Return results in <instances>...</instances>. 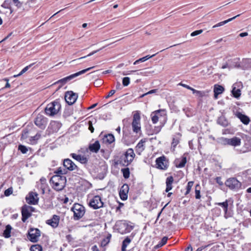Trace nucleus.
Returning a JSON list of instances; mask_svg holds the SVG:
<instances>
[{
  "label": "nucleus",
  "instance_id": "obj_1",
  "mask_svg": "<svg viewBox=\"0 0 251 251\" xmlns=\"http://www.w3.org/2000/svg\"><path fill=\"white\" fill-rule=\"evenodd\" d=\"M52 188L56 191L62 190L65 187L66 178L64 176L53 175L50 179Z\"/></svg>",
  "mask_w": 251,
  "mask_h": 251
},
{
  "label": "nucleus",
  "instance_id": "obj_2",
  "mask_svg": "<svg viewBox=\"0 0 251 251\" xmlns=\"http://www.w3.org/2000/svg\"><path fill=\"white\" fill-rule=\"evenodd\" d=\"M61 106L59 101L56 100L49 103L45 109V112L48 116L52 117L56 115L60 110Z\"/></svg>",
  "mask_w": 251,
  "mask_h": 251
},
{
  "label": "nucleus",
  "instance_id": "obj_3",
  "mask_svg": "<svg viewBox=\"0 0 251 251\" xmlns=\"http://www.w3.org/2000/svg\"><path fill=\"white\" fill-rule=\"evenodd\" d=\"M135 154L132 149L129 148L120 157V163L124 166L127 167L133 161Z\"/></svg>",
  "mask_w": 251,
  "mask_h": 251
},
{
  "label": "nucleus",
  "instance_id": "obj_4",
  "mask_svg": "<svg viewBox=\"0 0 251 251\" xmlns=\"http://www.w3.org/2000/svg\"><path fill=\"white\" fill-rule=\"evenodd\" d=\"M87 201L88 205L94 209H98L103 206L104 203L99 195H89Z\"/></svg>",
  "mask_w": 251,
  "mask_h": 251
},
{
  "label": "nucleus",
  "instance_id": "obj_5",
  "mask_svg": "<svg viewBox=\"0 0 251 251\" xmlns=\"http://www.w3.org/2000/svg\"><path fill=\"white\" fill-rule=\"evenodd\" d=\"M131 127L133 133L140 135L142 134L141 117L139 111H136L133 115Z\"/></svg>",
  "mask_w": 251,
  "mask_h": 251
},
{
  "label": "nucleus",
  "instance_id": "obj_6",
  "mask_svg": "<svg viewBox=\"0 0 251 251\" xmlns=\"http://www.w3.org/2000/svg\"><path fill=\"white\" fill-rule=\"evenodd\" d=\"M115 226L118 232L122 234L130 232L134 227L126 220L118 221Z\"/></svg>",
  "mask_w": 251,
  "mask_h": 251
},
{
  "label": "nucleus",
  "instance_id": "obj_7",
  "mask_svg": "<svg viewBox=\"0 0 251 251\" xmlns=\"http://www.w3.org/2000/svg\"><path fill=\"white\" fill-rule=\"evenodd\" d=\"M74 213L73 218L75 220H79L84 215L86 209L85 207L78 203H75L71 208Z\"/></svg>",
  "mask_w": 251,
  "mask_h": 251
},
{
  "label": "nucleus",
  "instance_id": "obj_8",
  "mask_svg": "<svg viewBox=\"0 0 251 251\" xmlns=\"http://www.w3.org/2000/svg\"><path fill=\"white\" fill-rule=\"evenodd\" d=\"M225 185L229 189L237 191L241 189L242 183L236 177H230L225 182Z\"/></svg>",
  "mask_w": 251,
  "mask_h": 251
},
{
  "label": "nucleus",
  "instance_id": "obj_9",
  "mask_svg": "<svg viewBox=\"0 0 251 251\" xmlns=\"http://www.w3.org/2000/svg\"><path fill=\"white\" fill-rule=\"evenodd\" d=\"M169 166V161L167 158L163 155L155 160V167L161 170H166Z\"/></svg>",
  "mask_w": 251,
  "mask_h": 251
},
{
  "label": "nucleus",
  "instance_id": "obj_10",
  "mask_svg": "<svg viewBox=\"0 0 251 251\" xmlns=\"http://www.w3.org/2000/svg\"><path fill=\"white\" fill-rule=\"evenodd\" d=\"M34 208L32 206L24 205L21 210L22 221L25 222L31 216V213L34 211Z\"/></svg>",
  "mask_w": 251,
  "mask_h": 251
},
{
  "label": "nucleus",
  "instance_id": "obj_11",
  "mask_svg": "<svg viewBox=\"0 0 251 251\" xmlns=\"http://www.w3.org/2000/svg\"><path fill=\"white\" fill-rule=\"evenodd\" d=\"M41 235V231L38 228H30L28 231V238L32 242H37Z\"/></svg>",
  "mask_w": 251,
  "mask_h": 251
},
{
  "label": "nucleus",
  "instance_id": "obj_12",
  "mask_svg": "<svg viewBox=\"0 0 251 251\" xmlns=\"http://www.w3.org/2000/svg\"><path fill=\"white\" fill-rule=\"evenodd\" d=\"M34 122L36 126L42 129H44L47 126L48 119L44 115L38 114Z\"/></svg>",
  "mask_w": 251,
  "mask_h": 251
},
{
  "label": "nucleus",
  "instance_id": "obj_13",
  "mask_svg": "<svg viewBox=\"0 0 251 251\" xmlns=\"http://www.w3.org/2000/svg\"><path fill=\"white\" fill-rule=\"evenodd\" d=\"M95 67L93 66V67H90V68H88L86 69H84L83 70H81L78 72H77L76 73H75L74 74H72L69 76H68L67 77H65L63 78H62L60 80H59L58 81H57V83H62L63 84H65L67 81L73 79L74 78L79 75H81L83 74H84L85 73L87 72V71L90 70L91 69L94 68Z\"/></svg>",
  "mask_w": 251,
  "mask_h": 251
},
{
  "label": "nucleus",
  "instance_id": "obj_14",
  "mask_svg": "<svg viewBox=\"0 0 251 251\" xmlns=\"http://www.w3.org/2000/svg\"><path fill=\"white\" fill-rule=\"evenodd\" d=\"M63 166L68 170L70 171H76L77 174L79 173L78 171H81L77 165L70 159H65L63 161Z\"/></svg>",
  "mask_w": 251,
  "mask_h": 251
},
{
  "label": "nucleus",
  "instance_id": "obj_15",
  "mask_svg": "<svg viewBox=\"0 0 251 251\" xmlns=\"http://www.w3.org/2000/svg\"><path fill=\"white\" fill-rule=\"evenodd\" d=\"M77 97V94L71 91L66 92L65 95V100L69 105L74 104L76 100Z\"/></svg>",
  "mask_w": 251,
  "mask_h": 251
},
{
  "label": "nucleus",
  "instance_id": "obj_16",
  "mask_svg": "<svg viewBox=\"0 0 251 251\" xmlns=\"http://www.w3.org/2000/svg\"><path fill=\"white\" fill-rule=\"evenodd\" d=\"M38 196L37 193L30 192L25 198L26 201L28 204L35 205L37 204L39 201Z\"/></svg>",
  "mask_w": 251,
  "mask_h": 251
},
{
  "label": "nucleus",
  "instance_id": "obj_17",
  "mask_svg": "<svg viewBox=\"0 0 251 251\" xmlns=\"http://www.w3.org/2000/svg\"><path fill=\"white\" fill-rule=\"evenodd\" d=\"M129 189L128 184L125 183L122 185L119 191V196L122 200L125 201L127 199Z\"/></svg>",
  "mask_w": 251,
  "mask_h": 251
},
{
  "label": "nucleus",
  "instance_id": "obj_18",
  "mask_svg": "<svg viewBox=\"0 0 251 251\" xmlns=\"http://www.w3.org/2000/svg\"><path fill=\"white\" fill-rule=\"evenodd\" d=\"M224 141L226 144L234 147L239 146L241 144V139L235 136L230 139L225 138Z\"/></svg>",
  "mask_w": 251,
  "mask_h": 251
},
{
  "label": "nucleus",
  "instance_id": "obj_19",
  "mask_svg": "<svg viewBox=\"0 0 251 251\" xmlns=\"http://www.w3.org/2000/svg\"><path fill=\"white\" fill-rule=\"evenodd\" d=\"M70 156L82 164H87L89 160V158L85 155L77 154L75 153H71Z\"/></svg>",
  "mask_w": 251,
  "mask_h": 251
},
{
  "label": "nucleus",
  "instance_id": "obj_20",
  "mask_svg": "<svg viewBox=\"0 0 251 251\" xmlns=\"http://www.w3.org/2000/svg\"><path fill=\"white\" fill-rule=\"evenodd\" d=\"M59 221L60 217L56 215H53L51 219L46 221V223L52 228H56L58 226Z\"/></svg>",
  "mask_w": 251,
  "mask_h": 251
},
{
  "label": "nucleus",
  "instance_id": "obj_21",
  "mask_svg": "<svg viewBox=\"0 0 251 251\" xmlns=\"http://www.w3.org/2000/svg\"><path fill=\"white\" fill-rule=\"evenodd\" d=\"M186 162L187 157L185 154H184L180 158L176 159L174 161L175 166L178 168L184 167Z\"/></svg>",
  "mask_w": 251,
  "mask_h": 251
},
{
  "label": "nucleus",
  "instance_id": "obj_22",
  "mask_svg": "<svg viewBox=\"0 0 251 251\" xmlns=\"http://www.w3.org/2000/svg\"><path fill=\"white\" fill-rule=\"evenodd\" d=\"M147 142V139L144 138L142 139L137 144L135 147V151L136 153L140 155L141 153L145 150V143Z\"/></svg>",
  "mask_w": 251,
  "mask_h": 251
},
{
  "label": "nucleus",
  "instance_id": "obj_23",
  "mask_svg": "<svg viewBox=\"0 0 251 251\" xmlns=\"http://www.w3.org/2000/svg\"><path fill=\"white\" fill-rule=\"evenodd\" d=\"M181 134L178 132L176 133L173 137L172 142L171 143V147L173 151L175 150L176 146L179 143Z\"/></svg>",
  "mask_w": 251,
  "mask_h": 251
},
{
  "label": "nucleus",
  "instance_id": "obj_24",
  "mask_svg": "<svg viewBox=\"0 0 251 251\" xmlns=\"http://www.w3.org/2000/svg\"><path fill=\"white\" fill-rule=\"evenodd\" d=\"M236 116L238 119H239L241 121V122L244 125H248L249 124L250 122V118L248 116H247L245 114H243L240 112H238L236 113Z\"/></svg>",
  "mask_w": 251,
  "mask_h": 251
},
{
  "label": "nucleus",
  "instance_id": "obj_25",
  "mask_svg": "<svg viewBox=\"0 0 251 251\" xmlns=\"http://www.w3.org/2000/svg\"><path fill=\"white\" fill-rule=\"evenodd\" d=\"M100 145L99 141H96L93 144H90L88 147V149L91 152L97 153L100 150Z\"/></svg>",
  "mask_w": 251,
  "mask_h": 251
},
{
  "label": "nucleus",
  "instance_id": "obj_26",
  "mask_svg": "<svg viewBox=\"0 0 251 251\" xmlns=\"http://www.w3.org/2000/svg\"><path fill=\"white\" fill-rule=\"evenodd\" d=\"M224 88L220 85L215 84L214 86V96L215 99H217L219 95L221 94L224 91Z\"/></svg>",
  "mask_w": 251,
  "mask_h": 251
},
{
  "label": "nucleus",
  "instance_id": "obj_27",
  "mask_svg": "<svg viewBox=\"0 0 251 251\" xmlns=\"http://www.w3.org/2000/svg\"><path fill=\"white\" fill-rule=\"evenodd\" d=\"M174 181V179L173 176H171L167 177L166 179V188L165 190L166 192H169L172 189Z\"/></svg>",
  "mask_w": 251,
  "mask_h": 251
},
{
  "label": "nucleus",
  "instance_id": "obj_28",
  "mask_svg": "<svg viewBox=\"0 0 251 251\" xmlns=\"http://www.w3.org/2000/svg\"><path fill=\"white\" fill-rule=\"evenodd\" d=\"M61 124L57 121H51L50 124L49 128H50L53 132H57L61 127Z\"/></svg>",
  "mask_w": 251,
  "mask_h": 251
},
{
  "label": "nucleus",
  "instance_id": "obj_29",
  "mask_svg": "<svg viewBox=\"0 0 251 251\" xmlns=\"http://www.w3.org/2000/svg\"><path fill=\"white\" fill-rule=\"evenodd\" d=\"M103 142L110 144L115 141L114 136L111 133L105 134L103 138Z\"/></svg>",
  "mask_w": 251,
  "mask_h": 251
},
{
  "label": "nucleus",
  "instance_id": "obj_30",
  "mask_svg": "<svg viewBox=\"0 0 251 251\" xmlns=\"http://www.w3.org/2000/svg\"><path fill=\"white\" fill-rule=\"evenodd\" d=\"M13 3L17 7V8L22 9L23 11H27L29 9V7L27 6L26 3H23V2H21L19 0H18L17 2H15Z\"/></svg>",
  "mask_w": 251,
  "mask_h": 251
},
{
  "label": "nucleus",
  "instance_id": "obj_31",
  "mask_svg": "<svg viewBox=\"0 0 251 251\" xmlns=\"http://www.w3.org/2000/svg\"><path fill=\"white\" fill-rule=\"evenodd\" d=\"M1 7L9 10V14H11L13 12V9L11 5V1L9 0H5L1 4Z\"/></svg>",
  "mask_w": 251,
  "mask_h": 251
},
{
  "label": "nucleus",
  "instance_id": "obj_32",
  "mask_svg": "<svg viewBox=\"0 0 251 251\" xmlns=\"http://www.w3.org/2000/svg\"><path fill=\"white\" fill-rule=\"evenodd\" d=\"M162 111H163V110L159 109V110L155 111L154 112H153L151 113V121H152L153 124H156L158 122L159 117L157 114L159 113Z\"/></svg>",
  "mask_w": 251,
  "mask_h": 251
},
{
  "label": "nucleus",
  "instance_id": "obj_33",
  "mask_svg": "<svg viewBox=\"0 0 251 251\" xmlns=\"http://www.w3.org/2000/svg\"><path fill=\"white\" fill-rule=\"evenodd\" d=\"M217 123L223 127H226L229 124L228 121L224 117H219L217 120Z\"/></svg>",
  "mask_w": 251,
  "mask_h": 251
},
{
  "label": "nucleus",
  "instance_id": "obj_34",
  "mask_svg": "<svg viewBox=\"0 0 251 251\" xmlns=\"http://www.w3.org/2000/svg\"><path fill=\"white\" fill-rule=\"evenodd\" d=\"M240 15V14H238L232 18H229L226 20H225L224 21H222V22H221L216 25H214L213 26V28H216L217 27H219V26H222L223 25H224L225 24L232 21L233 20L235 19L236 17H239V16Z\"/></svg>",
  "mask_w": 251,
  "mask_h": 251
},
{
  "label": "nucleus",
  "instance_id": "obj_35",
  "mask_svg": "<svg viewBox=\"0 0 251 251\" xmlns=\"http://www.w3.org/2000/svg\"><path fill=\"white\" fill-rule=\"evenodd\" d=\"M201 186L200 184H197L195 187V198L200 200L201 198Z\"/></svg>",
  "mask_w": 251,
  "mask_h": 251
},
{
  "label": "nucleus",
  "instance_id": "obj_36",
  "mask_svg": "<svg viewBox=\"0 0 251 251\" xmlns=\"http://www.w3.org/2000/svg\"><path fill=\"white\" fill-rule=\"evenodd\" d=\"M11 229L12 227L10 225H8L6 226L5 229L3 233V235L5 238H8L10 237Z\"/></svg>",
  "mask_w": 251,
  "mask_h": 251
},
{
  "label": "nucleus",
  "instance_id": "obj_37",
  "mask_svg": "<svg viewBox=\"0 0 251 251\" xmlns=\"http://www.w3.org/2000/svg\"><path fill=\"white\" fill-rule=\"evenodd\" d=\"M131 240L129 237H126L122 242V251H126V247L131 242Z\"/></svg>",
  "mask_w": 251,
  "mask_h": 251
},
{
  "label": "nucleus",
  "instance_id": "obj_38",
  "mask_svg": "<svg viewBox=\"0 0 251 251\" xmlns=\"http://www.w3.org/2000/svg\"><path fill=\"white\" fill-rule=\"evenodd\" d=\"M194 183V182L193 181H190L187 183V184L186 186V191L184 193V195L185 196L188 195L190 193Z\"/></svg>",
  "mask_w": 251,
  "mask_h": 251
},
{
  "label": "nucleus",
  "instance_id": "obj_39",
  "mask_svg": "<svg viewBox=\"0 0 251 251\" xmlns=\"http://www.w3.org/2000/svg\"><path fill=\"white\" fill-rule=\"evenodd\" d=\"M121 172L123 173V177L125 179H127L130 176V171L129 169L127 167L122 168L121 169Z\"/></svg>",
  "mask_w": 251,
  "mask_h": 251
},
{
  "label": "nucleus",
  "instance_id": "obj_40",
  "mask_svg": "<svg viewBox=\"0 0 251 251\" xmlns=\"http://www.w3.org/2000/svg\"><path fill=\"white\" fill-rule=\"evenodd\" d=\"M156 54H153L151 56L150 55H147L146 56H144L142 58H141L137 60H136L134 63H133V64L134 65H136L138 63H139V62H144L147 60H148L149 59L151 58L152 57L154 56Z\"/></svg>",
  "mask_w": 251,
  "mask_h": 251
},
{
  "label": "nucleus",
  "instance_id": "obj_41",
  "mask_svg": "<svg viewBox=\"0 0 251 251\" xmlns=\"http://www.w3.org/2000/svg\"><path fill=\"white\" fill-rule=\"evenodd\" d=\"M232 94L234 98H239L241 95V90L234 87L232 89Z\"/></svg>",
  "mask_w": 251,
  "mask_h": 251
},
{
  "label": "nucleus",
  "instance_id": "obj_42",
  "mask_svg": "<svg viewBox=\"0 0 251 251\" xmlns=\"http://www.w3.org/2000/svg\"><path fill=\"white\" fill-rule=\"evenodd\" d=\"M168 239V237L166 236L163 237L162 238L161 240L155 247V248L157 249V248H160V247H162L163 246L165 245L167 242Z\"/></svg>",
  "mask_w": 251,
  "mask_h": 251
},
{
  "label": "nucleus",
  "instance_id": "obj_43",
  "mask_svg": "<svg viewBox=\"0 0 251 251\" xmlns=\"http://www.w3.org/2000/svg\"><path fill=\"white\" fill-rule=\"evenodd\" d=\"M111 235L107 236L102 240L100 242V247H104L106 246L110 242Z\"/></svg>",
  "mask_w": 251,
  "mask_h": 251
},
{
  "label": "nucleus",
  "instance_id": "obj_44",
  "mask_svg": "<svg viewBox=\"0 0 251 251\" xmlns=\"http://www.w3.org/2000/svg\"><path fill=\"white\" fill-rule=\"evenodd\" d=\"M216 204L219 206H221L223 208L225 213L227 212L228 209V202L227 200L224 202H218Z\"/></svg>",
  "mask_w": 251,
  "mask_h": 251
},
{
  "label": "nucleus",
  "instance_id": "obj_45",
  "mask_svg": "<svg viewBox=\"0 0 251 251\" xmlns=\"http://www.w3.org/2000/svg\"><path fill=\"white\" fill-rule=\"evenodd\" d=\"M31 251H42V247L39 244L32 245L30 249Z\"/></svg>",
  "mask_w": 251,
  "mask_h": 251
},
{
  "label": "nucleus",
  "instance_id": "obj_46",
  "mask_svg": "<svg viewBox=\"0 0 251 251\" xmlns=\"http://www.w3.org/2000/svg\"><path fill=\"white\" fill-rule=\"evenodd\" d=\"M40 181L41 184V188L42 189L43 193H44L45 187L47 185L46 179L42 177L40 179Z\"/></svg>",
  "mask_w": 251,
  "mask_h": 251
},
{
  "label": "nucleus",
  "instance_id": "obj_47",
  "mask_svg": "<svg viewBox=\"0 0 251 251\" xmlns=\"http://www.w3.org/2000/svg\"><path fill=\"white\" fill-rule=\"evenodd\" d=\"M67 171L65 169H63L61 167H59L57 169V170L54 172V173L56 174L55 175H60L66 174Z\"/></svg>",
  "mask_w": 251,
  "mask_h": 251
},
{
  "label": "nucleus",
  "instance_id": "obj_48",
  "mask_svg": "<svg viewBox=\"0 0 251 251\" xmlns=\"http://www.w3.org/2000/svg\"><path fill=\"white\" fill-rule=\"evenodd\" d=\"M41 134L39 133H37L35 136L30 137V141L31 142L34 143L35 141L36 142L41 138Z\"/></svg>",
  "mask_w": 251,
  "mask_h": 251
},
{
  "label": "nucleus",
  "instance_id": "obj_49",
  "mask_svg": "<svg viewBox=\"0 0 251 251\" xmlns=\"http://www.w3.org/2000/svg\"><path fill=\"white\" fill-rule=\"evenodd\" d=\"M18 150L23 154L26 153L28 151V149L26 147L23 145H19Z\"/></svg>",
  "mask_w": 251,
  "mask_h": 251
},
{
  "label": "nucleus",
  "instance_id": "obj_50",
  "mask_svg": "<svg viewBox=\"0 0 251 251\" xmlns=\"http://www.w3.org/2000/svg\"><path fill=\"white\" fill-rule=\"evenodd\" d=\"M247 181L249 185H251V169H249L246 172Z\"/></svg>",
  "mask_w": 251,
  "mask_h": 251
},
{
  "label": "nucleus",
  "instance_id": "obj_51",
  "mask_svg": "<svg viewBox=\"0 0 251 251\" xmlns=\"http://www.w3.org/2000/svg\"><path fill=\"white\" fill-rule=\"evenodd\" d=\"M123 85L124 86H128L130 83V78L129 77H125L123 78Z\"/></svg>",
  "mask_w": 251,
  "mask_h": 251
},
{
  "label": "nucleus",
  "instance_id": "obj_52",
  "mask_svg": "<svg viewBox=\"0 0 251 251\" xmlns=\"http://www.w3.org/2000/svg\"><path fill=\"white\" fill-rule=\"evenodd\" d=\"M35 63H33L25 67L23 70L21 71V72L19 73V75H22L23 74L25 73L29 68H30L31 66H32L34 64H35Z\"/></svg>",
  "mask_w": 251,
  "mask_h": 251
},
{
  "label": "nucleus",
  "instance_id": "obj_53",
  "mask_svg": "<svg viewBox=\"0 0 251 251\" xmlns=\"http://www.w3.org/2000/svg\"><path fill=\"white\" fill-rule=\"evenodd\" d=\"M13 193V188L12 187L8 188L7 189L5 190L4 194V195L6 197L9 196L10 195H11Z\"/></svg>",
  "mask_w": 251,
  "mask_h": 251
},
{
  "label": "nucleus",
  "instance_id": "obj_54",
  "mask_svg": "<svg viewBox=\"0 0 251 251\" xmlns=\"http://www.w3.org/2000/svg\"><path fill=\"white\" fill-rule=\"evenodd\" d=\"M104 48V47H103L102 48H101L100 49H99L98 50H94L92 52H90L89 54H88L87 55L83 56V57H80L78 59H82V58H86L87 56H91V55L94 54L95 53L98 52V51H99L100 50H102Z\"/></svg>",
  "mask_w": 251,
  "mask_h": 251
},
{
  "label": "nucleus",
  "instance_id": "obj_55",
  "mask_svg": "<svg viewBox=\"0 0 251 251\" xmlns=\"http://www.w3.org/2000/svg\"><path fill=\"white\" fill-rule=\"evenodd\" d=\"M215 180L217 184L220 186L223 185L224 183L222 180V177L221 176H217L215 178Z\"/></svg>",
  "mask_w": 251,
  "mask_h": 251
},
{
  "label": "nucleus",
  "instance_id": "obj_56",
  "mask_svg": "<svg viewBox=\"0 0 251 251\" xmlns=\"http://www.w3.org/2000/svg\"><path fill=\"white\" fill-rule=\"evenodd\" d=\"M202 31H203V30L202 29L194 31L191 33V36H195L198 35L199 34H201L202 32Z\"/></svg>",
  "mask_w": 251,
  "mask_h": 251
},
{
  "label": "nucleus",
  "instance_id": "obj_57",
  "mask_svg": "<svg viewBox=\"0 0 251 251\" xmlns=\"http://www.w3.org/2000/svg\"><path fill=\"white\" fill-rule=\"evenodd\" d=\"M88 129L91 131V133H93L94 131V128L93 126V123L92 121H89L88 122Z\"/></svg>",
  "mask_w": 251,
  "mask_h": 251
},
{
  "label": "nucleus",
  "instance_id": "obj_58",
  "mask_svg": "<svg viewBox=\"0 0 251 251\" xmlns=\"http://www.w3.org/2000/svg\"><path fill=\"white\" fill-rule=\"evenodd\" d=\"M199 97L202 98L205 95V93L204 91H198L196 94Z\"/></svg>",
  "mask_w": 251,
  "mask_h": 251
},
{
  "label": "nucleus",
  "instance_id": "obj_59",
  "mask_svg": "<svg viewBox=\"0 0 251 251\" xmlns=\"http://www.w3.org/2000/svg\"><path fill=\"white\" fill-rule=\"evenodd\" d=\"M116 92L115 90H112L108 93V94L107 96L105 97L106 99H107L111 96H112Z\"/></svg>",
  "mask_w": 251,
  "mask_h": 251
},
{
  "label": "nucleus",
  "instance_id": "obj_60",
  "mask_svg": "<svg viewBox=\"0 0 251 251\" xmlns=\"http://www.w3.org/2000/svg\"><path fill=\"white\" fill-rule=\"evenodd\" d=\"M124 206V204L121 202L119 203L118 206L116 208V212H121V208Z\"/></svg>",
  "mask_w": 251,
  "mask_h": 251
},
{
  "label": "nucleus",
  "instance_id": "obj_61",
  "mask_svg": "<svg viewBox=\"0 0 251 251\" xmlns=\"http://www.w3.org/2000/svg\"><path fill=\"white\" fill-rule=\"evenodd\" d=\"M179 85L182 86V87H184V88H186V89H188V90H189V89H190V86H189V85H187V84H183V83H181V82H180V83L179 84Z\"/></svg>",
  "mask_w": 251,
  "mask_h": 251
},
{
  "label": "nucleus",
  "instance_id": "obj_62",
  "mask_svg": "<svg viewBox=\"0 0 251 251\" xmlns=\"http://www.w3.org/2000/svg\"><path fill=\"white\" fill-rule=\"evenodd\" d=\"M157 91V89H152L147 92L148 95L155 93Z\"/></svg>",
  "mask_w": 251,
  "mask_h": 251
},
{
  "label": "nucleus",
  "instance_id": "obj_63",
  "mask_svg": "<svg viewBox=\"0 0 251 251\" xmlns=\"http://www.w3.org/2000/svg\"><path fill=\"white\" fill-rule=\"evenodd\" d=\"M208 246H202L198 248L196 251H202L203 249L206 248Z\"/></svg>",
  "mask_w": 251,
  "mask_h": 251
},
{
  "label": "nucleus",
  "instance_id": "obj_64",
  "mask_svg": "<svg viewBox=\"0 0 251 251\" xmlns=\"http://www.w3.org/2000/svg\"><path fill=\"white\" fill-rule=\"evenodd\" d=\"M92 250L93 251H99V250L97 245H94L92 247Z\"/></svg>",
  "mask_w": 251,
  "mask_h": 251
}]
</instances>
